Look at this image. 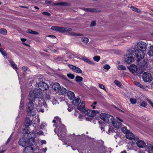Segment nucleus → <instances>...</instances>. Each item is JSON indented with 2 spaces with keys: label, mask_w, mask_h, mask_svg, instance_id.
I'll use <instances>...</instances> for the list:
<instances>
[{
  "label": "nucleus",
  "mask_w": 153,
  "mask_h": 153,
  "mask_svg": "<svg viewBox=\"0 0 153 153\" xmlns=\"http://www.w3.org/2000/svg\"><path fill=\"white\" fill-rule=\"evenodd\" d=\"M148 53L150 56H153V46H150L149 50V51Z\"/></svg>",
  "instance_id": "nucleus-26"
},
{
  "label": "nucleus",
  "mask_w": 153,
  "mask_h": 153,
  "mask_svg": "<svg viewBox=\"0 0 153 153\" xmlns=\"http://www.w3.org/2000/svg\"><path fill=\"white\" fill-rule=\"evenodd\" d=\"M130 8L132 10L135 11L137 12L140 13L141 12V11L140 10L137 8L134 7V6H131Z\"/></svg>",
  "instance_id": "nucleus-32"
},
{
  "label": "nucleus",
  "mask_w": 153,
  "mask_h": 153,
  "mask_svg": "<svg viewBox=\"0 0 153 153\" xmlns=\"http://www.w3.org/2000/svg\"><path fill=\"white\" fill-rule=\"evenodd\" d=\"M88 117H85L84 115H79L78 118L79 120L81 121L83 119L85 120L88 121H91L92 120V117H94L95 115H87Z\"/></svg>",
  "instance_id": "nucleus-14"
},
{
  "label": "nucleus",
  "mask_w": 153,
  "mask_h": 153,
  "mask_svg": "<svg viewBox=\"0 0 153 153\" xmlns=\"http://www.w3.org/2000/svg\"><path fill=\"white\" fill-rule=\"evenodd\" d=\"M143 78L145 82H150L152 81V77L150 73L145 72L143 74Z\"/></svg>",
  "instance_id": "nucleus-11"
},
{
  "label": "nucleus",
  "mask_w": 153,
  "mask_h": 153,
  "mask_svg": "<svg viewBox=\"0 0 153 153\" xmlns=\"http://www.w3.org/2000/svg\"><path fill=\"white\" fill-rule=\"evenodd\" d=\"M130 71L132 73H134L137 70V67L136 65H132L128 67Z\"/></svg>",
  "instance_id": "nucleus-18"
},
{
  "label": "nucleus",
  "mask_w": 153,
  "mask_h": 153,
  "mask_svg": "<svg viewBox=\"0 0 153 153\" xmlns=\"http://www.w3.org/2000/svg\"><path fill=\"white\" fill-rule=\"evenodd\" d=\"M71 34L74 36H83V34H82L77 33H72Z\"/></svg>",
  "instance_id": "nucleus-47"
},
{
  "label": "nucleus",
  "mask_w": 153,
  "mask_h": 153,
  "mask_svg": "<svg viewBox=\"0 0 153 153\" xmlns=\"http://www.w3.org/2000/svg\"><path fill=\"white\" fill-rule=\"evenodd\" d=\"M48 36L50 38H52L53 39H56V37L53 35H48Z\"/></svg>",
  "instance_id": "nucleus-58"
},
{
  "label": "nucleus",
  "mask_w": 153,
  "mask_h": 153,
  "mask_svg": "<svg viewBox=\"0 0 153 153\" xmlns=\"http://www.w3.org/2000/svg\"><path fill=\"white\" fill-rule=\"evenodd\" d=\"M31 116L27 115L26 117L25 122L27 124L30 125L32 122V119H30Z\"/></svg>",
  "instance_id": "nucleus-25"
},
{
  "label": "nucleus",
  "mask_w": 153,
  "mask_h": 153,
  "mask_svg": "<svg viewBox=\"0 0 153 153\" xmlns=\"http://www.w3.org/2000/svg\"><path fill=\"white\" fill-rule=\"evenodd\" d=\"M21 41L22 42V43L24 45L28 46H30L29 45L27 44V43L25 42L26 41V39L24 38H21Z\"/></svg>",
  "instance_id": "nucleus-42"
},
{
  "label": "nucleus",
  "mask_w": 153,
  "mask_h": 153,
  "mask_svg": "<svg viewBox=\"0 0 153 153\" xmlns=\"http://www.w3.org/2000/svg\"><path fill=\"white\" fill-rule=\"evenodd\" d=\"M78 150L79 153H86L85 150L79 149Z\"/></svg>",
  "instance_id": "nucleus-54"
},
{
  "label": "nucleus",
  "mask_w": 153,
  "mask_h": 153,
  "mask_svg": "<svg viewBox=\"0 0 153 153\" xmlns=\"http://www.w3.org/2000/svg\"><path fill=\"white\" fill-rule=\"evenodd\" d=\"M147 148L149 150L153 152V144H148L147 145Z\"/></svg>",
  "instance_id": "nucleus-34"
},
{
  "label": "nucleus",
  "mask_w": 153,
  "mask_h": 153,
  "mask_svg": "<svg viewBox=\"0 0 153 153\" xmlns=\"http://www.w3.org/2000/svg\"><path fill=\"white\" fill-rule=\"evenodd\" d=\"M27 104V112L28 114L30 115H36L35 108H34V104L33 101H29Z\"/></svg>",
  "instance_id": "nucleus-8"
},
{
  "label": "nucleus",
  "mask_w": 153,
  "mask_h": 153,
  "mask_svg": "<svg viewBox=\"0 0 153 153\" xmlns=\"http://www.w3.org/2000/svg\"><path fill=\"white\" fill-rule=\"evenodd\" d=\"M39 88L42 91L47 90L49 88V86L46 82H40L38 84Z\"/></svg>",
  "instance_id": "nucleus-13"
},
{
  "label": "nucleus",
  "mask_w": 153,
  "mask_h": 153,
  "mask_svg": "<svg viewBox=\"0 0 153 153\" xmlns=\"http://www.w3.org/2000/svg\"><path fill=\"white\" fill-rule=\"evenodd\" d=\"M100 56H95L93 57V59L94 61L98 62L99 61V60H100Z\"/></svg>",
  "instance_id": "nucleus-40"
},
{
  "label": "nucleus",
  "mask_w": 153,
  "mask_h": 153,
  "mask_svg": "<svg viewBox=\"0 0 153 153\" xmlns=\"http://www.w3.org/2000/svg\"><path fill=\"white\" fill-rule=\"evenodd\" d=\"M100 123V122H99ZM100 127L101 128L102 131H104V130L103 129L105 127V125L103 123H100Z\"/></svg>",
  "instance_id": "nucleus-48"
},
{
  "label": "nucleus",
  "mask_w": 153,
  "mask_h": 153,
  "mask_svg": "<svg viewBox=\"0 0 153 153\" xmlns=\"http://www.w3.org/2000/svg\"><path fill=\"white\" fill-rule=\"evenodd\" d=\"M92 111L90 109H88L87 110H86V111L84 112H85L87 115H91L92 114Z\"/></svg>",
  "instance_id": "nucleus-45"
},
{
  "label": "nucleus",
  "mask_w": 153,
  "mask_h": 153,
  "mask_svg": "<svg viewBox=\"0 0 153 153\" xmlns=\"http://www.w3.org/2000/svg\"><path fill=\"white\" fill-rule=\"evenodd\" d=\"M92 111V114L91 115H96V114H100V115H107L106 114H105V111H97V110H93Z\"/></svg>",
  "instance_id": "nucleus-21"
},
{
  "label": "nucleus",
  "mask_w": 153,
  "mask_h": 153,
  "mask_svg": "<svg viewBox=\"0 0 153 153\" xmlns=\"http://www.w3.org/2000/svg\"><path fill=\"white\" fill-rule=\"evenodd\" d=\"M117 68L118 70H124L126 69V68L125 66L121 65H118Z\"/></svg>",
  "instance_id": "nucleus-36"
},
{
  "label": "nucleus",
  "mask_w": 153,
  "mask_h": 153,
  "mask_svg": "<svg viewBox=\"0 0 153 153\" xmlns=\"http://www.w3.org/2000/svg\"><path fill=\"white\" fill-rule=\"evenodd\" d=\"M79 59H80L83 60L89 64L93 65L95 64L94 62L91 61L88 58L85 56H81V58H79Z\"/></svg>",
  "instance_id": "nucleus-15"
},
{
  "label": "nucleus",
  "mask_w": 153,
  "mask_h": 153,
  "mask_svg": "<svg viewBox=\"0 0 153 153\" xmlns=\"http://www.w3.org/2000/svg\"><path fill=\"white\" fill-rule=\"evenodd\" d=\"M71 137H72V139H75V138L76 136H75V135L73 134L71 135Z\"/></svg>",
  "instance_id": "nucleus-63"
},
{
  "label": "nucleus",
  "mask_w": 153,
  "mask_h": 153,
  "mask_svg": "<svg viewBox=\"0 0 153 153\" xmlns=\"http://www.w3.org/2000/svg\"><path fill=\"white\" fill-rule=\"evenodd\" d=\"M126 138L129 139H133L132 141V143L131 145H132L135 144L136 141H137L138 138L137 137H135L134 134L131 132L129 131L126 133Z\"/></svg>",
  "instance_id": "nucleus-12"
},
{
  "label": "nucleus",
  "mask_w": 153,
  "mask_h": 153,
  "mask_svg": "<svg viewBox=\"0 0 153 153\" xmlns=\"http://www.w3.org/2000/svg\"><path fill=\"white\" fill-rule=\"evenodd\" d=\"M46 124L45 123H42L40 126V128L42 129H43L46 126Z\"/></svg>",
  "instance_id": "nucleus-46"
},
{
  "label": "nucleus",
  "mask_w": 153,
  "mask_h": 153,
  "mask_svg": "<svg viewBox=\"0 0 153 153\" xmlns=\"http://www.w3.org/2000/svg\"><path fill=\"white\" fill-rule=\"evenodd\" d=\"M36 132H35V133L36 134V136L37 135H43L44 134L43 132L42 131H38L37 129H36Z\"/></svg>",
  "instance_id": "nucleus-39"
},
{
  "label": "nucleus",
  "mask_w": 153,
  "mask_h": 153,
  "mask_svg": "<svg viewBox=\"0 0 153 153\" xmlns=\"http://www.w3.org/2000/svg\"><path fill=\"white\" fill-rule=\"evenodd\" d=\"M135 50V48L132 47L131 49L128 50L126 52V55L125 56V61L128 63H130L134 61V58L132 56Z\"/></svg>",
  "instance_id": "nucleus-7"
},
{
  "label": "nucleus",
  "mask_w": 153,
  "mask_h": 153,
  "mask_svg": "<svg viewBox=\"0 0 153 153\" xmlns=\"http://www.w3.org/2000/svg\"><path fill=\"white\" fill-rule=\"evenodd\" d=\"M51 29L60 32L62 33H64L66 32H68L71 30V29L69 28L64 27H61L54 26L51 28Z\"/></svg>",
  "instance_id": "nucleus-9"
},
{
  "label": "nucleus",
  "mask_w": 153,
  "mask_h": 153,
  "mask_svg": "<svg viewBox=\"0 0 153 153\" xmlns=\"http://www.w3.org/2000/svg\"><path fill=\"white\" fill-rule=\"evenodd\" d=\"M99 86L100 88H101L104 90L105 91H106V89L105 88L104 86L102 84H99Z\"/></svg>",
  "instance_id": "nucleus-51"
},
{
  "label": "nucleus",
  "mask_w": 153,
  "mask_h": 153,
  "mask_svg": "<svg viewBox=\"0 0 153 153\" xmlns=\"http://www.w3.org/2000/svg\"><path fill=\"white\" fill-rule=\"evenodd\" d=\"M40 143L41 145L45 144L46 143V142L45 140H42L40 141Z\"/></svg>",
  "instance_id": "nucleus-55"
},
{
  "label": "nucleus",
  "mask_w": 153,
  "mask_h": 153,
  "mask_svg": "<svg viewBox=\"0 0 153 153\" xmlns=\"http://www.w3.org/2000/svg\"><path fill=\"white\" fill-rule=\"evenodd\" d=\"M20 105V109L21 108L22 109L24 106V101H23L22 99L21 101Z\"/></svg>",
  "instance_id": "nucleus-41"
},
{
  "label": "nucleus",
  "mask_w": 153,
  "mask_h": 153,
  "mask_svg": "<svg viewBox=\"0 0 153 153\" xmlns=\"http://www.w3.org/2000/svg\"><path fill=\"white\" fill-rule=\"evenodd\" d=\"M68 110L69 111H71L73 110V107H72L71 105L69 106L68 105Z\"/></svg>",
  "instance_id": "nucleus-56"
},
{
  "label": "nucleus",
  "mask_w": 153,
  "mask_h": 153,
  "mask_svg": "<svg viewBox=\"0 0 153 153\" xmlns=\"http://www.w3.org/2000/svg\"><path fill=\"white\" fill-rule=\"evenodd\" d=\"M82 78L79 76H77L75 78V80L77 82H80L82 81Z\"/></svg>",
  "instance_id": "nucleus-35"
},
{
  "label": "nucleus",
  "mask_w": 153,
  "mask_h": 153,
  "mask_svg": "<svg viewBox=\"0 0 153 153\" xmlns=\"http://www.w3.org/2000/svg\"><path fill=\"white\" fill-rule=\"evenodd\" d=\"M31 116V119H32V122L34 124L33 127L36 128L38 127V124L40 121V120L38 115H29Z\"/></svg>",
  "instance_id": "nucleus-10"
},
{
  "label": "nucleus",
  "mask_w": 153,
  "mask_h": 153,
  "mask_svg": "<svg viewBox=\"0 0 153 153\" xmlns=\"http://www.w3.org/2000/svg\"><path fill=\"white\" fill-rule=\"evenodd\" d=\"M68 66L71 69L76 73H81L82 72V71L78 67L71 65H69Z\"/></svg>",
  "instance_id": "nucleus-16"
},
{
  "label": "nucleus",
  "mask_w": 153,
  "mask_h": 153,
  "mask_svg": "<svg viewBox=\"0 0 153 153\" xmlns=\"http://www.w3.org/2000/svg\"><path fill=\"white\" fill-rule=\"evenodd\" d=\"M10 62L13 68L16 71L18 68L16 64L12 61H10Z\"/></svg>",
  "instance_id": "nucleus-28"
},
{
  "label": "nucleus",
  "mask_w": 153,
  "mask_h": 153,
  "mask_svg": "<svg viewBox=\"0 0 153 153\" xmlns=\"http://www.w3.org/2000/svg\"><path fill=\"white\" fill-rule=\"evenodd\" d=\"M84 10L86 11L91 12H95L97 11V10L95 9L86 8H85Z\"/></svg>",
  "instance_id": "nucleus-31"
},
{
  "label": "nucleus",
  "mask_w": 153,
  "mask_h": 153,
  "mask_svg": "<svg viewBox=\"0 0 153 153\" xmlns=\"http://www.w3.org/2000/svg\"><path fill=\"white\" fill-rule=\"evenodd\" d=\"M0 33L3 35H6L7 33V31L5 29H0Z\"/></svg>",
  "instance_id": "nucleus-37"
},
{
  "label": "nucleus",
  "mask_w": 153,
  "mask_h": 153,
  "mask_svg": "<svg viewBox=\"0 0 153 153\" xmlns=\"http://www.w3.org/2000/svg\"><path fill=\"white\" fill-rule=\"evenodd\" d=\"M11 136H12V134L10 136V137L8 138V139L7 140V143H6L7 144L8 143H9L10 140V139L11 138Z\"/></svg>",
  "instance_id": "nucleus-62"
},
{
  "label": "nucleus",
  "mask_w": 153,
  "mask_h": 153,
  "mask_svg": "<svg viewBox=\"0 0 153 153\" xmlns=\"http://www.w3.org/2000/svg\"><path fill=\"white\" fill-rule=\"evenodd\" d=\"M146 105L147 104L145 102L143 101L142 102L141 104L140 105V107H141V106L145 107Z\"/></svg>",
  "instance_id": "nucleus-52"
},
{
  "label": "nucleus",
  "mask_w": 153,
  "mask_h": 153,
  "mask_svg": "<svg viewBox=\"0 0 153 153\" xmlns=\"http://www.w3.org/2000/svg\"><path fill=\"white\" fill-rule=\"evenodd\" d=\"M147 44L146 42L141 41L137 43V47L138 49H136L135 46L132 47L135 48L134 51L136 57L137 59V65L142 70L145 69L147 66V60L143 59L145 55V52L147 48Z\"/></svg>",
  "instance_id": "nucleus-1"
},
{
  "label": "nucleus",
  "mask_w": 153,
  "mask_h": 153,
  "mask_svg": "<svg viewBox=\"0 0 153 153\" xmlns=\"http://www.w3.org/2000/svg\"><path fill=\"white\" fill-rule=\"evenodd\" d=\"M42 14L44 15H47V16H50L51 14L48 12H44L42 13Z\"/></svg>",
  "instance_id": "nucleus-57"
},
{
  "label": "nucleus",
  "mask_w": 153,
  "mask_h": 153,
  "mask_svg": "<svg viewBox=\"0 0 153 153\" xmlns=\"http://www.w3.org/2000/svg\"><path fill=\"white\" fill-rule=\"evenodd\" d=\"M52 88L56 91H58L61 88V87L59 83H54L52 86Z\"/></svg>",
  "instance_id": "nucleus-19"
},
{
  "label": "nucleus",
  "mask_w": 153,
  "mask_h": 153,
  "mask_svg": "<svg viewBox=\"0 0 153 153\" xmlns=\"http://www.w3.org/2000/svg\"><path fill=\"white\" fill-rule=\"evenodd\" d=\"M67 76L70 78L73 79L74 77V75L73 74H67Z\"/></svg>",
  "instance_id": "nucleus-44"
},
{
  "label": "nucleus",
  "mask_w": 153,
  "mask_h": 153,
  "mask_svg": "<svg viewBox=\"0 0 153 153\" xmlns=\"http://www.w3.org/2000/svg\"><path fill=\"white\" fill-rule=\"evenodd\" d=\"M121 131L124 133L126 134L128 132V130L126 127H123L121 128Z\"/></svg>",
  "instance_id": "nucleus-38"
},
{
  "label": "nucleus",
  "mask_w": 153,
  "mask_h": 153,
  "mask_svg": "<svg viewBox=\"0 0 153 153\" xmlns=\"http://www.w3.org/2000/svg\"><path fill=\"white\" fill-rule=\"evenodd\" d=\"M100 117L108 123H112L114 127L117 128L122 126V124L121 122H123L122 119L118 117L114 119L112 115H100Z\"/></svg>",
  "instance_id": "nucleus-3"
},
{
  "label": "nucleus",
  "mask_w": 153,
  "mask_h": 153,
  "mask_svg": "<svg viewBox=\"0 0 153 153\" xmlns=\"http://www.w3.org/2000/svg\"><path fill=\"white\" fill-rule=\"evenodd\" d=\"M137 145L140 148H143L146 145L145 143L141 140H138L136 142Z\"/></svg>",
  "instance_id": "nucleus-23"
},
{
  "label": "nucleus",
  "mask_w": 153,
  "mask_h": 153,
  "mask_svg": "<svg viewBox=\"0 0 153 153\" xmlns=\"http://www.w3.org/2000/svg\"><path fill=\"white\" fill-rule=\"evenodd\" d=\"M47 149L46 147H45V149H42V150L44 152H46V151L47 150Z\"/></svg>",
  "instance_id": "nucleus-64"
},
{
  "label": "nucleus",
  "mask_w": 153,
  "mask_h": 153,
  "mask_svg": "<svg viewBox=\"0 0 153 153\" xmlns=\"http://www.w3.org/2000/svg\"><path fill=\"white\" fill-rule=\"evenodd\" d=\"M22 70L24 71H26L27 70V68L26 66H24L22 68Z\"/></svg>",
  "instance_id": "nucleus-60"
},
{
  "label": "nucleus",
  "mask_w": 153,
  "mask_h": 153,
  "mask_svg": "<svg viewBox=\"0 0 153 153\" xmlns=\"http://www.w3.org/2000/svg\"><path fill=\"white\" fill-rule=\"evenodd\" d=\"M41 95V92L39 90L35 88L31 90L29 92L28 96V100L29 101H33L36 98H39Z\"/></svg>",
  "instance_id": "nucleus-6"
},
{
  "label": "nucleus",
  "mask_w": 153,
  "mask_h": 153,
  "mask_svg": "<svg viewBox=\"0 0 153 153\" xmlns=\"http://www.w3.org/2000/svg\"><path fill=\"white\" fill-rule=\"evenodd\" d=\"M130 101L131 103L133 104H134L136 102V99L133 98L130 99Z\"/></svg>",
  "instance_id": "nucleus-50"
},
{
  "label": "nucleus",
  "mask_w": 153,
  "mask_h": 153,
  "mask_svg": "<svg viewBox=\"0 0 153 153\" xmlns=\"http://www.w3.org/2000/svg\"><path fill=\"white\" fill-rule=\"evenodd\" d=\"M114 83L117 86L119 87H120L121 85V83L119 81L117 80H115L114 81Z\"/></svg>",
  "instance_id": "nucleus-43"
},
{
  "label": "nucleus",
  "mask_w": 153,
  "mask_h": 153,
  "mask_svg": "<svg viewBox=\"0 0 153 153\" xmlns=\"http://www.w3.org/2000/svg\"><path fill=\"white\" fill-rule=\"evenodd\" d=\"M30 128L28 126L25 127V128L24 129L23 131L24 133V136L25 137L26 135L27 134L29 140H27L30 144L31 145H33L35 144V140L34 138L36 137V134L35 132H36V128L33 129L31 132H30Z\"/></svg>",
  "instance_id": "nucleus-5"
},
{
  "label": "nucleus",
  "mask_w": 153,
  "mask_h": 153,
  "mask_svg": "<svg viewBox=\"0 0 153 153\" xmlns=\"http://www.w3.org/2000/svg\"><path fill=\"white\" fill-rule=\"evenodd\" d=\"M72 100L73 101L72 102V104L76 106L78 105L81 102V100L79 97H75V98H74Z\"/></svg>",
  "instance_id": "nucleus-20"
},
{
  "label": "nucleus",
  "mask_w": 153,
  "mask_h": 153,
  "mask_svg": "<svg viewBox=\"0 0 153 153\" xmlns=\"http://www.w3.org/2000/svg\"><path fill=\"white\" fill-rule=\"evenodd\" d=\"M103 68L105 69L108 70L110 68V67L109 65L105 64L103 66Z\"/></svg>",
  "instance_id": "nucleus-49"
},
{
  "label": "nucleus",
  "mask_w": 153,
  "mask_h": 153,
  "mask_svg": "<svg viewBox=\"0 0 153 153\" xmlns=\"http://www.w3.org/2000/svg\"><path fill=\"white\" fill-rule=\"evenodd\" d=\"M32 145L28 146L25 147L24 151V153H33V148L31 146Z\"/></svg>",
  "instance_id": "nucleus-17"
},
{
  "label": "nucleus",
  "mask_w": 153,
  "mask_h": 153,
  "mask_svg": "<svg viewBox=\"0 0 153 153\" xmlns=\"http://www.w3.org/2000/svg\"><path fill=\"white\" fill-rule=\"evenodd\" d=\"M26 32L27 33L33 34H39L36 31L32 30H31L29 29H27L26 31Z\"/></svg>",
  "instance_id": "nucleus-30"
},
{
  "label": "nucleus",
  "mask_w": 153,
  "mask_h": 153,
  "mask_svg": "<svg viewBox=\"0 0 153 153\" xmlns=\"http://www.w3.org/2000/svg\"><path fill=\"white\" fill-rule=\"evenodd\" d=\"M85 106V103L84 102H82L80 106L77 107V109L82 112H84L86 111Z\"/></svg>",
  "instance_id": "nucleus-22"
},
{
  "label": "nucleus",
  "mask_w": 153,
  "mask_h": 153,
  "mask_svg": "<svg viewBox=\"0 0 153 153\" xmlns=\"http://www.w3.org/2000/svg\"><path fill=\"white\" fill-rule=\"evenodd\" d=\"M81 40L82 42L85 44H87L88 41V39L86 37L81 38Z\"/></svg>",
  "instance_id": "nucleus-29"
},
{
  "label": "nucleus",
  "mask_w": 153,
  "mask_h": 153,
  "mask_svg": "<svg viewBox=\"0 0 153 153\" xmlns=\"http://www.w3.org/2000/svg\"><path fill=\"white\" fill-rule=\"evenodd\" d=\"M67 95L70 100H73L75 97L74 93L71 91H69L68 92Z\"/></svg>",
  "instance_id": "nucleus-24"
},
{
  "label": "nucleus",
  "mask_w": 153,
  "mask_h": 153,
  "mask_svg": "<svg viewBox=\"0 0 153 153\" xmlns=\"http://www.w3.org/2000/svg\"><path fill=\"white\" fill-rule=\"evenodd\" d=\"M147 101L149 103L151 104V105L153 107V103L152 102L149 100H148Z\"/></svg>",
  "instance_id": "nucleus-61"
},
{
  "label": "nucleus",
  "mask_w": 153,
  "mask_h": 153,
  "mask_svg": "<svg viewBox=\"0 0 153 153\" xmlns=\"http://www.w3.org/2000/svg\"><path fill=\"white\" fill-rule=\"evenodd\" d=\"M38 111L39 112H44V109H42V108H39V109H38Z\"/></svg>",
  "instance_id": "nucleus-59"
},
{
  "label": "nucleus",
  "mask_w": 153,
  "mask_h": 153,
  "mask_svg": "<svg viewBox=\"0 0 153 153\" xmlns=\"http://www.w3.org/2000/svg\"><path fill=\"white\" fill-rule=\"evenodd\" d=\"M134 84L137 86L140 87L142 89H143L145 88V87L144 85H142L140 83L137 82L135 81L134 82Z\"/></svg>",
  "instance_id": "nucleus-27"
},
{
  "label": "nucleus",
  "mask_w": 153,
  "mask_h": 153,
  "mask_svg": "<svg viewBox=\"0 0 153 153\" xmlns=\"http://www.w3.org/2000/svg\"><path fill=\"white\" fill-rule=\"evenodd\" d=\"M60 93L61 94H65L66 93L67 90L66 89H65L64 88L62 87V88H60Z\"/></svg>",
  "instance_id": "nucleus-33"
},
{
  "label": "nucleus",
  "mask_w": 153,
  "mask_h": 153,
  "mask_svg": "<svg viewBox=\"0 0 153 153\" xmlns=\"http://www.w3.org/2000/svg\"><path fill=\"white\" fill-rule=\"evenodd\" d=\"M96 22L95 21H92L91 24L90 26L91 27H94L96 25Z\"/></svg>",
  "instance_id": "nucleus-53"
},
{
  "label": "nucleus",
  "mask_w": 153,
  "mask_h": 153,
  "mask_svg": "<svg viewBox=\"0 0 153 153\" xmlns=\"http://www.w3.org/2000/svg\"><path fill=\"white\" fill-rule=\"evenodd\" d=\"M51 92L50 91H48L45 93L43 92L42 93V96L40 98L42 99V101L39 102V106L46 108L47 105L45 102L44 99H46L49 100H51L53 105H55L57 103V101L53 97L50 96Z\"/></svg>",
  "instance_id": "nucleus-4"
},
{
  "label": "nucleus",
  "mask_w": 153,
  "mask_h": 153,
  "mask_svg": "<svg viewBox=\"0 0 153 153\" xmlns=\"http://www.w3.org/2000/svg\"><path fill=\"white\" fill-rule=\"evenodd\" d=\"M53 122L58 124L56 128L54 130V132L57 134L59 139L62 140H64L66 130L65 126L61 123L60 118L58 116L55 117Z\"/></svg>",
  "instance_id": "nucleus-2"
}]
</instances>
